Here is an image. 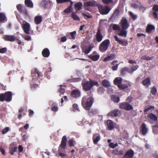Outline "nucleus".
Listing matches in <instances>:
<instances>
[{
    "label": "nucleus",
    "instance_id": "obj_1",
    "mask_svg": "<svg viewBox=\"0 0 158 158\" xmlns=\"http://www.w3.org/2000/svg\"><path fill=\"white\" fill-rule=\"evenodd\" d=\"M81 85L83 90L84 91H87L90 90L94 85L99 86V84L97 81L90 80L89 81H83Z\"/></svg>",
    "mask_w": 158,
    "mask_h": 158
},
{
    "label": "nucleus",
    "instance_id": "obj_2",
    "mask_svg": "<svg viewBox=\"0 0 158 158\" xmlns=\"http://www.w3.org/2000/svg\"><path fill=\"white\" fill-rule=\"evenodd\" d=\"M94 97H90L87 99L86 96H84L82 98L81 105L83 108L86 110H89L90 108L94 102Z\"/></svg>",
    "mask_w": 158,
    "mask_h": 158
},
{
    "label": "nucleus",
    "instance_id": "obj_3",
    "mask_svg": "<svg viewBox=\"0 0 158 158\" xmlns=\"http://www.w3.org/2000/svg\"><path fill=\"white\" fill-rule=\"evenodd\" d=\"M122 26V29L118 33V35L121 36L126 37L127 31L126 30L129 26L127 20L125 17H123L121 22Z\"/></svg>",
    "mask_w": 158,
    "mask_h": 158
},
{
    "label": "nucleus",
    "instance_id": "obj_4",
    "mask_svg": "<svg viewBox=\"0 0 158 158\" xmlns=\"http://www.w3.org/2000/svg\"><path fill=\"white\" fill-rule=\"evenodd\" d=\"M12 95L11 91L6 92L4 94L1 93L0 94V101L3 102L5 101L9 102L12 100Z\"/></svg>",
    "mask_w": 158,
    "mask_h": 158
},
{
    "label": "nucleus",
    "instance_id": "obj_5",
    "mask_svg": "<svg viewBox=\"0 0 158 158\" xmlns=\"http://www.w3.org/2000/svg\"><path fill=\"white\" fill-rule=\"evenodd\" d=\"M110 44V41L109 40H105L100 44L99 48V50L102 52H105L107 50Z\"/></svg>",
    "mask_w": 158,
    "mask_h": 158
},
{
    "label": "nucleus",
    "instance_id": "obj_6",
    "mask_svg": "<svg viewBox=\"0 0 158 158\" xmlns=\"http://www.w3.org/2000/svg\"><path fill=\"white\" fill-rule=\"evenodd\" d=\"M119 108L121 109L130 111L133 109V107L128 102H123L119 103Z\"/></svg>",
    "mask_w": 158,
    "mask_h": 158
},
{
    "label": "nucleus",
    "instance_id": "obj_7",
    "mask_svg": "<svg viewBox=\"0 0 158 158\" xmlns=\"http://www.w3.org/2000/svg\"><path fill=\"white\" fill-rule=\"evenodd\" d=\"M31 75L32 77V79L34 80L42 77L41 73L36 68H35L31 70Z\"/></svg>",
    "mask_w": 158,
    "mask_h": 158
},
{
    "label": "nucleus",
    "instance_id": "obj_8",
    "mask_svg": "<svg viewBox=\"0 0 158 158\" xmlns=\"http://www.w3.org/2000/svg\"><path fill=\"white\" fill-rule=\"evenodd\" d=\"M98 9L101 15H106L110 10V9L108 6H101L99 7Z\"/></svg>",
    "mask_w": 158,
    "mask_h": 158
},
{
    "label": "nucleus",
    "instance_id": "obj_9",
    "mask_svg": "<svg viewBox=\"0 0 158 158\" xmlns=\"http://www.w3.org/2000/svg\"><path fill=\"white\" fill-rule=\"evenodd\" d=\"M103 38V36L101 32V30L99 28L98 29L96 35V38L93 40V42L96 43V41L99 43L101 42Z\"/></svg>",
    "mask_w": 158,
    "mask_h": 158
},
{
    "label": "nucleus",
    "instance_id": "obj_10",
    "mask_svg": "<svg viewBox=\"0 0 158 158\" xmlns=\"http://www.w3.org/2000/svg\"><path fill=\"white\" fill-rule=\"evenodd\" d=\"M148 132V130L146 127V125L144 123H143L140 126L139 133L143 135H145Z\"/></svg>",
    "mask_w": 158,
    "mask_h": 158
},
{
    "label": "nucleus",
    "instance_id": "obj_11",
    "mask_svg": "<svg viewBox=\"0 0 158 158\" xmlns=\"http://www.w3.org/2000/svg\"><path fill=\"white\" fill-rule=\"evenodd\" d=\"M16 7L17 10L20 13H22L25 15L28 14L27 11L25 6L21 4L17 5Z\"/></svg>",
    "mask_w": 158,
    "mask_h": 158
},
{
    "label": "nucleus",
    "instance_id": "obj_12",
    "mask_svg": "<svg viewBox=\"0 0 158 158\" xmlns=\"http://www.w3.org/2000/svg\"><path fill=\"white\" fill-rule=\"evenodd\" d=\"M3 38L6 41L13 42L16 40H18L16 39V37L15 35H5L3 37Z\"/></svg>",
    "mask_w": 158,
    "mask_h": 158
},
{
    "label": "nucleus",
    "instance_id": "obj_13",
    "mask_svg": "<svg viewBox=\"0 0 158 158\" xmlns=\"http://www.w3.org/2000/svg\"><path fill=\"white\" fill-rule=\"evenodd\" d=\"M152 10L154 12L152 13V15L154 18L157 20L158 19V5H154L152 8Z\"/></svg>",
    "mask_w": 158,
    "mask_h": 158
},
{
    "label": "nucleus",
    "instance_id": "obj_14",
    "mask_svg": "<svg viewBox=\"0 0 158 158\" xmlns=\"http://www.w3.org/2000/svg\"><path fill=\"white\" fill-rule=\"evenodd\" d=\"M121 111L118 109H115L112 110L108 114L109 116L117 117H118Z\"/></svg>",
    "mask_w": 158,
    "mask_h": 158
},
{
    "label": "nucleus",
    "instance_id": "obj_15",
    "mask_svg": "<svg viewBox=\"0 0 158 158\" xmlns=\"http://www.w3.org/2000/svg\"><path fill=\"white\" fill-rule=\"evenodd\" d=\"M71 96L73 98H77L80 97L81 95L80 91L78 89H74L72 91Z\"/></svg>",
    "mask_w": 158,
    "mask_h": 158
},
{
    "label": "nucleus",
    "instance_id": "obj_16",
    "mask_svg": "<svg viewBox=\"0 0 158 158\" xmlns=\"http://www.w3.org/2000/svg\"><path fill=\"white\" fill-rule=\"evenodd\" d=\"M30 24L28 23H26L23 25V29L26 34H29L30 31Z\"/></svg>",
    "mask_w": 158,
    "mask_h": 158
},
{
    "label": "nucleus",
    "instance_id": "obj_17",
    "mask_svg": "<svg viewBox=\"0 0 158 158\" xmlns=\"http://www.w3.org/2000/svg\"><path fill=\"white\" fill-rule=\"evenodd\" d=\"M81 48L82 52H84L85 54H88L93 48V47L91 45H89V46H84Z\"/></svg>",
    "mask_w": 158,
    "mask_h": 158
},
{
    "label": "nucleus",
    "instance_id": "obj_18",
    "mask_svg": "<svg viewBox=\"0 0 158 158\" xmlns=\"http://www.w3.org/2000/svg\"><path fill=\"white\" fill-rule=\"evenodd\" d=\"M134 155V152L132 149H130L126 152L123 157V158H132Z\"/></svg>",
    "mask_w": 158,
    "mask_h": 158
},
{
    "label": "nucleus",
    "instance_id": "obj_19",
    "mask_svg": "<svg viewBox=\"0 0 158 158\" xmlns=\"http://www.w3.org/2000/svg\"><path fill=\"white\" fill-rule=\"evenodd\" d=\"M92 139L94 144H97L98 142L100 140L101 137L99 134L95 133L93 135Z\"/></svg>",
    "mask_w": 158,
    "mask_h": 158
},
{
    "label": "nucleus",
    "instance_id": "obj_20",
    "mask_svg": "<svg viewBox=\"0 0 158 158\" xmlns=\"http://www.w3.org/2000/svg\"><path fill=\"white\" fill-rule=\"evenodd\" d=\"M119 14V9H116L110 18V20L113 22L114 21L118 16Z\"/></svg>",
    "mask_w": 158,
    "mask_h": 158
},
{
    "label": "nucleus",
    "instance_id": "obj_21",
    "mask_svg": "<svg viewBox=\"0 0 158 158\" xmlns=\"http://www.w3.org/2000/svg\"><path fill=\"white\" fill-rule=\"evenodd\" d=\"M115 40L117 41L118 43L123 45L127 46L128 45V43L127 41H123L121 39H119L116 35L114 36Z\"/></svg>",
    "mask_w": 158,
    "mask_h": 158
},
{
    "label": "nucleus",
    "instance_id": "obj_22",
    "mask_svg": "<svg viewBox=\"0 0 158 158\" xmlns=\"http://www.w3.org/2000/svg\"><path fill=\"white\" fill-rule=\"evenodd\" d=\"M24 109L22 107L20 108L19 110V114L18 117L19 119H21L22 117V112L23 113V115H25L26 114L27 110L25 112L24 111Z\"/></svg>",
    "mask_w": 158,
    "mask_h": 158
},
{
    "label": "nucleus",
    "instance_id": "obj_23",
    "mask_svg": "<svg viewBox=\"0 0 158 158\" xmlns=\"http://www.w3.org/2000/svg\"><path fill=\"white\" fill-rule=\"evenodd\" d=\"M130 69L127 67H124L122 68L120 70V74L122 76H125L127 73H129Z\"/></svg>",
    "mask_w": 158,
    "mask_h": 158
},
{
    "label": "nucleus",
    "instance_id": "obj_24",
    "mask_svg": "<svg viewBox=\"0 0 158 158\" xmlns=\"http://www.w3.org/2000/svg\"><path fill=\"white\" fill-rule=\"evenodd\" d=\"M50 54L49 50L48 48H45L43 49L42 52L43 56L45 57H48Z\"/></svg>",
    "mask_w": 158,
    "mask_h": 158
},
{
    "label": "nucleus",
    "instance_id": "obj_25",
    "mask_svg": "<svg viewBox=\"0 0 158 158\" xmlns=\"http://www.w3.org/2000/svg\"><path fill=\"white\" fill-rule=\"evenodd\" d=\"M148 117L154 122H158L157 117L155 114L152 113H150L148 114Z\"/></svg>",
    "mask_w": 158,
    "mask_h": 158
},
{
    "label": "nucleus",
    "instance_id": "obj_26",
    "mask_svg": "<svg viewBox=\"0 0 158 158\" xmlns=\"http://www.w3.org/2000/svg\"><path fill=\"white\" fill-rule=\"evenodd\" d=\"M142 84L145 86L148 87L151 84L150 78L148 77L144 79L142 81Z\"/></svg>",
    "mask_w": 158,
    "mask_h": 158
},
{
    "label": "nucleus",
    "instance_id": "obj_27",
    "mask_svg": "<svg viewBox=\"0 0 158 158\" xmlns=\"http://www.w3.org/2000/svg\"><path fill=\"white\" fill-rule=\"evenodd\" d=\"M112 121L110 120H108L107 121V126L108 129L110 130H112L114 127Z\"/></svg>",
    "mask_w": 158,
    "mask_h": 158
},
{
    "label": "nucleus",
    "instance_id": "obj_28",
    "mask_svg": "<svg viewBox=\"0 0 158 158\" xmlns=\"http://www.w3.org/2000/svg\"><path fill=\"white\" fill-rule=\"evenodd\" d=\"M122 80L123 79L121 77H116L114 80V83L118 87V85H120L122 83Z\"/></svg>",
    "mask_w": 158,
    "mask_h": 158
},
{
    "label": "nucleus",
    "instance_id": "obj_29",
    "mask_svg": "<svg viewBox=\"0 0 158 158\" xmlns=\"http://www.w3.org/2000/svg\"><path fill=\"white\" fill-rule=\"evenodd\" d=\"M155 29V27L154 26L148 24L147 26L146 32L148 33H151L152 30H154Z\"/></svg>",
    "mask_w": 158,
    "mask_h": 158
},
{
    "label": "nucleus",
    "instance_id": "obj_30",
    "mask_svg": "<svg viewBox=\"0 0 158 158\" xmlns=\"http://www.w3.org/2000/svg\"><path fill=\"white\" fill-rule=\"evenodd\" d=\"M88 57L93 61H96L99 59L100 55L99 54H96V55H90L88 56Z\"/></svg>",
    "mask_w": 158,
    "mask_h": 158
},
{
    "label": "nucleus",
    "instance_id": "obj_31",
    "mask_svg": "<svg viewBox=\"0 0 158 158\" xmlns=\"http://www.w3.org/2000/svg\"><path fill=\"white\" fill-rule=\"evenodd\" d=\"M84 5L86 6H94L96 5V2L94 1H89V2H85Z\"/></svg>",
    "mask_w": 158,
    "mask_h": 158
},
{
    "label": "nucleus",
    "instance_id": "obj_32",
    "mask_svg": "<svg viewBox=\"0 0 158 158\" xmlns=\"http://www.w3.org/2000/svg\"><path fill=\"white\" fill-rule=\"evenodd\" d=\"M42 17L41 16L36 15L34 18V21L36 24H40L42 21Z\"/></svg>",
    "mask_w": 158,
    "mask_h": 158
},
{
    "label": "nucleus",
    "instance_id": "obj_33",
    "mask_svg": "<svg viewBox=\"0 0 158 158\" xmlns=\"http://www.w3.org/2000/svg\"><path fill=\"white\" fill-rule=\"evenodd\" d=\"M102 85L106 88H108L110 86V82L106 79H104L102 81Z\"/></svg>",
    "mask_w": 158,
    "mask_h": 158
},
{
    "label": "nucleus",
    "instance_id": "obj_34",
    "mask_svg": "<svg viewBox=\"0 0 158 158\" xmlns=\"http://www.w3.org/2000/svg\"><path fill=\"white\" fill-rule=\"evenodd\" d=\"M25 4L27 7L32 8L33 6V4L32 1L30 0H25Z\"/></svg>",
    "mask_w": 158,
    "mask_h": 158
},
{
    "label": "nucleus",
    "instance_id": "obj_35",
    "mask_svg": "<svg viewBox=\"0 0 158 158\" xmlns=\"http://www.w3.org/2000/svg\"><path fill=\"white\" fill-rule=\"evenodd\" d=\"M82 6V3L81 2H78L74 5V8L77 10H81Z\"/></svg>",
    "mask_w": 158,
    "mask_h": 158
},
{
    "label": "nucleus",
    "instance_id": "obj_36",
    "mask_svg": "<svg viewBox=\"0 0 158 158\" xmlns=\"http://www.w3.org/2000/svg\"><path fill=\"white\" fill-rule=\"evenodd\" d=\"M73 5V2L72 1H71L70 6L64 10V12L67 14L69 13L72 10Z\"/></svg>",
    "mask_w": 158,
    "mask_h": 158
},
{
    "label": "nucleus",
    "instance_id": "obj_37",
    "mask_svg": "<svg viewBox=\"0 0 158 158\" xmlns=\"http://www.w3.org/2000/svg\"><path fill=\"white\" fill-rule=\"evenodd\" d=\"M139 68V66L137 65L132 66L131 67V69H130L129 73L131 74H132L134 72L137 70Z\"/></svg>",
    "mask_w": 158,
    "mask_h": 158
},
{
    "label": "nucleus",
    "instance_id": "obj_38",
    "mask_svg": "<svg viewBox=\"0 0 158 158\" xmlns=\"http://www.w3.org/2000/svg\"><path fill=\"white\" fill-rule=\"evenodd\" d=\"M119 89L121 90L127 89L128 88V86L126 84L121 83L120 85H118V87Z\"/></svg>",
    "mask_w": 158,
    "mask_h": 158
},
{
    "label": "nucleus",
    "instance_id": "obj_39",
    "mask_svg": "<svg viewBox=\"0 0 158 158\" xmlns=\"http://www.w3.org/2000/svg\"><path fill=\"white\" fill-rule=\"evenodd\" d=\"M113 153L115 155H123V151L122 150L118 151L117 149H114L113 151Z\"/></svg>",
    "mask_w": 158,
    "mask_h": 158
},
{
    "label": "nucleus",
    "instance_id": "obj_40",
    "mask_svg": "<svg viewBox=\"0 0 158 158\" xmlns=\"http://www.w3.org/2000/svg\"><path fill=\"white\" fill-rule=\"evenodd\" d=\"M71 17L73 20L79 21L80 19L78 16L74 12H73L71 14Z\"/></svg>",
    "mask_w": 158,
    "mask_h": 158
},
{
    "label": "nucleus",
    "instance_id": "obj_41",
    "mask_svg": "<svg viewBox=\"0 0 158 158\" xmlns=\"http://www.w3.org/2000/svg\"><path fill=\"white\" fill-rule=\"evenodd\" d=\"M68 143L69 147H74L76 143L73 139H71L69 140L68 141Z\"/></svg>",
    "mask_w": 158,
    "mask_h": 158
},
{
    "label": "nucleus",
    "instance_id": "obj_42",
    "mask_svg": "<svg viewBox=\"0 0 158 158\" xmlns=\"http://www.w3.org/2000/svg\"><path fill=\"white\" fill-rule=\"evenodd\" d=\"M111 99L113 101L116 103L119 102L120 101L119 97L116 95H113L111 98Z\"/></svg>",
    "mask_w": 158,
    "mask_h": 158
},
{
    "label": "nucleus",
    "instance_id": "obj_43",
    "mask_svg": "<svg viewBox=\"0 0 158 158\" xmlns=\"http://www.w3.org/2000/svg\"><path fill=\"white\" fill-rule=\"evenodd\" d=\"M154 107L152 106H146L144 108V112L145 113V112H147L150 110L152 109L153 110H154Z\"/></svg>",
    "mask_w": 158,
    "mask_h": 158
},
{
    "label": "nucleus",
    "instance_id": "obj_44",
    "mask_svg": "<svg viewBox=\"0 0 158 158\" xmlns=\"http://www.w3.org/2000/svg\"><path fill=\"white\" fill-rule=\"evenodd\" d=\"M52 110L53 111H56L58 110L57 105L55 103H53L52 105Z\"/></svg>",
    "mask_w": 158,
    "mask_h": 158
},
{
    "label": "nucleus",
    "instance_id": "obj_45",
    "mask_svg": "<svg viewBox=\"0 0 158 158\" xmlns=\"http://www.w3.org/2000/svg\"><path fill=\"white\" fill-rule=\"evenodd\" d=\"M105 89L102 86L99 87L98 89V93L99 94H102L105 91Z\"/></svg>",
    "mask_w": 158,
    "mask_h": 158
},
{
    "label": "nucleus",
    "instance_id": "obj_46",
    "mask_svg": "<svg viewBox=\"0 0 158 158\" xmlns=\"http://www.w3.org/2000/svg\"><path fill=\"white\" fill-rule=\"evenodd\" d=\"M157 92V90L156 87L155 86H153L151 88V93L153 95H155Z\"/></svg>",
    "mask_w": 158,
    "mask_h": 158
},
{
    "label": "nucleus",
    "instance_id": "obj_47",
    "mask_svg": "<svg viewBox=\"0 0 158 158\" xmlns=\"http://www.w3.org/2000/svg\"><path fill=\"white\" fill-rule=\"evenodd\" d=\"M71 1H72L71 0H56V3L58 4L60 3H62L69 2H71Z\"/></svg>",
    "mask_w": 158,
    "mask_h": 158
},
{
    "label": "nucleus",
    "instance_id": "obj_48",
    "mask_svg": "<svg viewBox=\"0 0 158 158\" xmlns=\"http://www.w3.org/2000/svg\"><path fill=\"white\" fill-rule=\"evenodd\" d=\"M76 31H74L70 33V35L72 37L71 39L74 40L75 39L76 36Z\"/></svg>",
    "mask_w": 158,
    "mask_h": 158
},
{
    "label": "nucleus",
    "instance_id": "obj_49",
    "mask_svg": "<svg viewBox=\"0 0 158 158\" xmlns=\"http://www.w3.org/2000/svg\"><path fill=\"white\" fill-rule=\"evenodd\" d=\"M113 29L114 30H119L120 29V27L117 24H114L113 27Z\"/></svg>",
    "mask_w": 158,
    "mask_h": 158
},
{
    "label": "nucleus",
    "instance_id": "obj_50",
    "mask_svg": "<svg viewBox=\"0 0 158 158\" xmlns=\"http://www.w3.org/2000/svg\"><path fill=\"white\" fill-rule=\"evenodd\" d=\"M129 14L134 20H135L137 18V16L136 15H134L132 12L130 11Z\"/></svg>",
    "mask_w": 158,
    "mask_h": 158
},
{
    "label": "nucleus",
    "instance_id": "obj_51",
    "mask_svg": "<svg viewBox=\"0 0 158 158\" xmlns=\"http://www.w3.org/2000/svg\"><path fill=\"white\" fill-rule=\"evenodd\" d=\"M6 18L5 15L2 13H0V22L4 20Z\"/></svg>",
    "mask_w": 158,
    "mask_h": 158
},
{
    "label": "nucleus",
    "instance_id": "obj_52",
    "mask_svg": "<svg viewBox=\"0 0 158 158\" xmlns=\"http://www.w3.org/2000/svg\"><path fill=\"white\" fill-rule=\"evenodd\" d=\"M17 147H15L14 148H11L10 151V154L13 155L14 154V152L17 151Z\"/></svg>",
    "mask_w": 158,
    "mask_h": 158
},
{
    "label": "nucleus",
    "instance_id": "obj_53",
    "mask_svg": "<svg viewBox=\"0 0 158 158\" xmlns=\"http://www.w3.org/2000/svg\"><path fill=\"white\" fill-rule=\"evenodd\" d=\"M66 146V142H61L60 146L62 148L64 149Z\"/></svg>",
    "mask_w": 158,
    "mask_h": 158
},
{
    "label": "nucleus",
    "instance_id": "obj_54",
    "mask_svg": "<svg viewBox=\"0 0 158 158\" xmlns=\"http://www.w3.org/2000/svg\"><path fill=\"white\" fill-rule=\"evenodd\" d=\"M10 129L9 127H5L4 129L2 130V134H5L6 133L9 131V130Z\"/></svg>",
    "mask_w": 158,
    "mask_h": 158
},
{
    "label": "nucleus",
    "instance_id": "obj_55",
    "mask_svg": "<svg viewBox=\"0 0 158 158\" xmlns=\"http://www.w3.org/2000/svg\"><path fill=\"white\" fill-rule=\"evenodd\" d=\"M7 49L6 48H0V53H4L7 51Z\"/></svg>",
    "mask_w": 158,
    "mask_h": 158
},
{
    "label": "nucleus",
    "instance_id": "obj_56",
    "mask_svg": "<svg viewBox=\"0 0 158 158\" xmlns=\"http://www.w3.org/2000/svg\"><path fill=\"white\" fill-rule=\"evenodd\" d=\"M133 100V98L131 96H129L126 99V101H127L126 102H128V103H130V102L132 101Z\"/></svg>",
    "mask_w": 158,
    "mask_h": 158
},
{
    "label": "nucleus",
    "instance_id": "obj_57",
    "mask_svg": "<svg viewBox=\"0 0 158 158\" xmlns=\"http://www.w3.org/2000/svg\"><path fill=\"white\" fill-rule=\"evenodd\" d=\"M73 109L74 110V111L77 110L79 111V110L78 107V105L77 104H74L73 105Z\"/></svg>",
    "mask_w": 158,
    "mask_h": 158
},
{
    "label": "nucleus",
    "instance_id": "obj_58",
    "mask_svg": "<svg viewBox=\"0 0 158 158\" xmlns=\"http://www.w3.org/2000/svg\"><path fill=\"white\" fill-rule=\"evenodd\" d=\"M102 2L105 4H109L113 2L112 0H102Z\"/></svg>",
    "mask_w": 158,
    "mask_h": 158
},
{
    "label": "nucleus",
    "instance_id": "obj_59",
    "mask_svg": "<svg viewBox=\"0 0 158 158\" xmlns=\"http://www.w3.org/2000/svg\"><path fill=\"white\" fill-rule=\"evenodd\" d=\"M24 39L25 40L29 41L31 40V36L28 35H26L24 36Z\"/></svg>",
    "mask_w": 158,
    "mask_h": 158
},
{
    "label": "nucleus",
    "instance_id": "obj_60",
    "mask_svg": "<svg viewBox=\"0 0 158 158\" xmlns=\"http://www.w3.org/2000/svg\"><path fill=\"white\" fill-rule=\"evenodd\" d=\"M118 66V64H117L116 65L113 66L111 68V69L113 71L117 70Z\"/></svg>",
    "mask_w": 158,
    "mask_h": 158
},
{
    "label": "nucleus",
    "instance_id": "obj_61",
    "mask_svg": "<svg viewBox=\"0 0 158 158\" xmlns=\"http://www.w3.org/2000/svg\"><path fill=\"white\" fill-rule=\"evenodd\" d=\"M29 115V117H31L34 114L33 111L31 109L28 110Z\"/></svg>",
    "mask_w": 158,
    "mask_h": 158
},
{
    "label": "nucleus",
    "instance_id": "obj_62",
    "mask_svg": "<svg viewBox=\"0 0 158 158\" xmlns=\"http://www.w3.org/2000/svg\"><path fill=\"white\" fill-rule=\"evenodd\" d=\"M6 90V87H5L2 84H0V90Z\"/></svg>",
    "mask_w": 158,
    "mask_h": 158
},
{
    "label": "nucleus",
    "instance_id": "obj_63",
    "mask_svg": "<svg viewBox=\"0 0 158 158\" xmlns=\"http://www.w3.org/2000/svg\"><path fill=\"white\" fill-rule=\"evenodd\" d=\"M65 92V90L64 89L61 87H60V89L59 90V92L61 94H64V93Z\"/></svg>",
    "mask_w": 158,
    "mask_h": 158
},
{
    "label": "nucleus",
    "instance_id": "obj_64",
    "mask_svg": "<svg viewBox=\"0 0 158 158\" xmlns=\"http://www.w3.org/2000/svg\"><path fill=\"white\" fill-rule=\"evenodd\" d=\"M67 139L66 136L65 135H64L62 137V140H61V142H65L67 143Z\"/></svg>",
    "mask_w": 158,
    "mask_h": 158
}]
</instances>
